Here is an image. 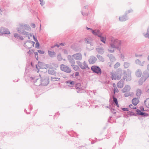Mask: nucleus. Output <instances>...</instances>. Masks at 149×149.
I'll use <instances>...</instances> for the list:
<instances>
[{
    "label": "nucleus",
    "mask_w": 149,
    "mask_h": 149,
    "mask_svg": "<svg viewBox=\"0 0 149 149\" xmlns=\"http://www.w3.org/2000/svg\"><path fill=\"white\" fill-rule=\"evenodd\" d=\"M91 69L94 73L100 74L102 73V70L98 66L94 65L91 67Z\"/></svg>",
    "instance_id": "nucleus-1"
},
{
    "label": "nucleus",
    "mask_w": 149,
    "mask_h": 149,
    "mask_svg": "<svg viewBox=\"0 0 149 149\" xmlns=\"http://www.w3.org/2000/svg\"><path fill=\"white\" fill-rule=\"evenodd\" d=\"M40 84L39 85L43 86H47L49 83V79L48 78L46 77H42L40 78Z\"/></svg>",
    "instance_id": "nucleus-2"
},
{
    "label": "nucleus",
    "mask_w": 149,
    "mask_h": 149,
    "mask_svg": "<svg viewBox=\"0 0 149 149\" xmlns=\"http://www.w3.org/2000/svg\"><path fill=\"white\" fill-rule=\"evenodd\" d=\"M19 27L18 28H19V30L22 31L25 30L29 31L31 30V28L27 24H20L19 25Z\"/></svg>",
    "instance_id": "nucleus-3"
},
{
    "label": "nucleus",
    "mask_w": 149,
    "mask_h": 149,
    "mask_svg": "<svg viewBox=\"0 0 149 149\" xmlns=\"http://www.w3.org/2000/svg\"><path fill=\"white\" fill-rule=\"evenodd\" d=\"M60 68L61 70L67 73H69L71 71V70L70 68L63 64H61V65Z\"/></svg>",
    "instance_id": "nucleus-4"
},
{
    "label": "nucleus",
    "mask_w": 149,
    "mask_h": 149,
    "mask_svg": "<svg viewBox=\"0 0 149 149\" xmlns=\"http://www.w3.org/2000/svg\"><path fill=\"white\" fill-rule=\"evenodd\" d=\"M114 45L116 46H121V40L118 39H115L113 40H111V42L110 43V45L111 47L112 45Z\"/></svg>",
    "instance_id": "nucleus-5"
},
{
    "label": "nucleus",
    "mask_w": 149,
    "mask_h": 149,
    "mask_svg": "<svg viewBox=\"0 0 149 149\" xmlns=\"http://www.w3.org/2000/svg\"><path fill=\"white\" fill-rule=\"evenodd\" d=\"M10 33L9 30L8 29L1 28L0 29V36L2 35L3 34L9 35Z\"/></svg>",
    "instance_id": "nucleus-6"
},
{
    "label": "nucleus",
    "mask_w": 149,
    "mask_h": 149,
    "mask_svg": "<svg viewBox=\"0 0 149 149\" xmlns=\"http://www.w3.org/2000/svg\"><path fill=\"white\" fill-rule=\"evenodd\" d=\"M127 11L125 12L124 15L119 17V20L121 22H124L128 19V17L127 16Z\"/></svg>",
    "instance_id": "nucleus-7"
},
{
    "label": "nucleus",
    "mask_w": 149,
    "mask_h": 149,
    "mask_svg": "<svg viewBox=\"0 0 149 149\" xmlns=\"http://www.w3.org/2000/svg\"><path fill=\"white\" fill-rule=\"evenodd\" d=\"M136 112L137 115H141L142 117H146L149 116L148 113L146 112H142L140 109H136Z\"/></svg>",
    "instance_id": "nucleus-8"
},
{
    "label": "nucleus",
    "mask_w": 149,
    "mask_h": 149,
    "mask_svg": "<svg viewBox=\"0 0 149 149\" xmlns=\"http://www.w3.org/2000/svg\"><path fill=\"white\" fill-rule=\"evenodd\" d=\"M73 56L70 55H68L67 56L68 60L69 61L71 66H73L75 63V62Z\"/></svg>",
    "instance_id": "nucleus-9"
},
{
    "label": "nucleus",
    "mask_w": 149,
    "mask_h": 149,
    "mask_svg": "<svg viewBox=\"0 0 149 149\" xmlns=\"http://www.w3.org/2000/svg\"><path fill=\"white\" fill-rule=\"evenodd\" d=\"M72 56L76 60H81L82 59V55L80 53L74 54L72 55Z\"/></svg>",
    "instance_id": "nucleus-10"
},
{
    "label": "nucleus",
    "mask_w": 149,
    "mask_h": 149,
    "mask_svg": "<svg viewBox=\"0 0 149 149\" xmlns=\"http://www.w3.org/2000/svg\"><path fill=\"white\" fill-rule=\"evenodd\" d=\"M97 60V58L96 57L93 56H91L90 57L88 61L90 64H93L95 63Z\"/></svg>",
    "instance_id": "nucleus-11"
},
{
    "label": "nucleus",
    "mask_w": 149,
    "mask_h": 149,
    "mask_svg": "<svg viewBox=\"0 0 149 149\" xmlns=\"http://www.w3.org/2000/svg\"><path fill=\"white\" fill-rule=\"evenodd\" d=\"M91 32L92 34L95 36H97L99 37V36L102 34V33L100 32V31L99 29H95V30H93Z\"/></svg>",
    "instance_id": "nucleus-12"
},
{
    "label": "nucleus",
    "mask_w": 149,
    "mask_h": 149,
    "mask_svg": "<svg viewBox=\"0 0 149 149\" xmlns=\"http://www.w3.org/2000/svg\"><path fill=\"white\" fill-rule=\"evenodd\" d=\"M16 29L19 33H20L22 35L26 36H27L29 35V33L26 31H22L21 30H20L19 28H17Z\"/></svg>",
    "instance_id": "nucleus-13"
},
{
    "label": "nucleus",
    "mask_w": 149,
    "mask_h": 149,
    "mask_svg": "<svg viewBox=\"0 0 149 149\" xmlns=\"http://www.w3.org/2000/svg\"><path fill=\"white\" fill-rule=\"evenodd\" d=\"M132 102L134 105L136 106L139 103V101L138 98L135 97L132 99Z\"/></svg>",
    "instance_id": "nucleus-14"
},
{
    "label": "nucleus",
    "mask_w": 149,
    "mask_h": 149,
    "mask_svg": "<svg viewBox=\"0 0 149 149\" xmlns=\"http://www.w3.org/2000/svg\"><path fill=\"white\" fill-rule=\"evenodd\" d=\"M131 89L130 86L129 85H126L123 88L122 90L123 93H126L129 91Z\"/></svg>",
    "instance_id": "nucleus-15"
},
{
    "label": "nucleus",
    "mask_w": 149,
    "mask_h": 149,
    "mask_svg": "<svg viewBox=\"0 0 149 149\" xmlns=\"http://www.w3.org/2000/svg\"><path fill=\"white\" fill-rule=\"evenodd\" d=\"M65 83L67 85L70 87H73L74 84V81L71 80H69L65 81Z\"/></svg>",
    "instance_id": "nucleus-16"
},
{
    "label": "nucleus",
    "mask_w": 149,
    "mask_h": 149,
    "mask_svg": "<svg viewBox=\"0 0 149 149\" xmlns=\"http://www.w3.org/2000/svg\"><path fill=\"white\" fill-rule=\"evenodd\" d=\"M96 50L99 54H102L104 53V49L102 47L97 48Z\"/></svg>",
    "instance_id": "nucleus-17"
},
{
    "label": "nucleus",
    "mask_w": 149,
    "mask_h": 149,
    "mask_svg": "<svg viewBox=\"0 0 149 149\" xmlns=\"http://www.w3.org/2000/svg\"><path fill=\"white\" fill-rule=\"evenodd\" d=\"M47 72L48 73L50 74L55 76L56 75V71L53 70L52 68L48 70L47 71Z\"/></svg>",
    "instance_id": "nucleus-18"
},
{
    "label": "nucleus",
    "mask_w": 149,
    "mask_h": 149,
    "mask_svg": "<svg viewBox=\"0 0 149 149\" xmlns=\"http://www.w3.org/2000/svg\"><path fill=\"white\" fill-rule=\"evenodd\" d=\"M117 75H116V79L119 80L121 78V74H122V72L121 70L120 71H116Z\"/></svg>",
    "instance_id": "nucleus-19"
},
{
    "label": "nucleus",
    "mask_w": 149,
    "mask_h": 149,
    "mask_svg": "<svg viewBox=\"0 0 149 149\" xmlns=\"http://www.w3.org/2000/svg\"><path fill=\"white\" fill-rule=\"evenodd\" d=\"M102 33L99 35V37L100 38V41L103 43L105 44L106 43V38L102 36Z\"/></svg>",
    "instance_id": "nucleus-20"
},
{
    "label": "nucleus",
    "mask_w": 149,
    "mask_h": 149,
    "mask_svg": "<svg viewBox=\"0 0 149 149\" xmlns=\"http://www.w3.org/2000/svg\"><path fill=\"white\" fill-rule=\"evenodd\" d=\"M35 42L34 41H33L32 42H31V43L32 45L31 46H28L27 45H26L25 43L24 45V47H25L26 49H30L31 48V47H34V45L35 44Z\"/></svg>",
    "instance_id": "nucleus-21"
},
{
    "label": "nucleus",
    "mask_w": 149,
    "mask_h": 149,
    "mask_svg": "<svg viewBox=\"0 0 149 149\" xmlns=\"http://www.w3.org/2000/svg\"><path fill=\"white\" fill-rule=\"evenodd\" d=\"M146 79V78L142 76L139 81V84L140 85H141L143 82H144Z\"/></svg>",
    "instance_id": "nucleus-22"
},
{
    "label": "nucleus",
    "mask_w": 149,
    "mask_h": 149,
    "mask_svg": "<svg viewBox=\"0 0 149 149\" xmlns=\"http://www.w3.org/2000/svg\"><path fill=\"white\" fill-rule=\"evenodd\" d=\"M142 93L141 90L139 89H138L136 91V95L138 97H140Z\"/></svg>",
    "instance_id": "nucleus-23"
},
{
    "label": "nucleus",
    "mask_w": 149,
    "mask_h": 149,
    "mask_svg": "<svg viewBox=\"0 0 149 149\" xmlns=\"http://www.w3.org/2000/svg\"><path fill=\"white\" fill-rule=\"evenodd\" d=\"M111 78L112 80H116V79L117 72H114L111 74Z\"/></svg>",
    "instance_id": "nucleus-24"
},
{
    "label": "nucleus",
    "mask_w": 149,
    "mask_h": 149,
    "mask_svg": "<svg viewBox=\"0 0 149 149\" xmlns=\"http://www.w3.org/2000/svg\"><path fill=\"white\" fill-rule=\"evenodd\" d=\"M149 76V74L148 72L145 71L143 72L142 76L146 78V79Z\"/></svg>",
    "instance_id": "nucleus-25"
},
{
    "label": "nucleus",
    "mask_w": 149,
    "mask_h": 149,
    "mask_svg": "<svg viewBox=\"0 0 149 149\" xmlns=\"http://www.w3.org/2000/svg\"><path fill=\"white\" fill-rule=\"evenodd\" d=\"M76 63L82 69L84 70L85 69V67L82 65V63L81 62L79 61H77Z\"/></svg>",
    "instance_id": "nucleus-26"
},
{
    "label": "nucleus",
    "mask_w": 149,
    "mask_h": 149,
    "mask_svg": "<svg viewBox=\"0 0 149 149\" xmlns=\"http://www.w3.org/2000/svg\"><path fill=\"white\" fill-rule=\"evenodd\" d=\"M96 56L97 57V58H98V59L100 61L102 62H104V59L102 57V56L100 55L97 54L96 55Z\"/></svg>",
    "instance_id": "nucleus-27"
},
{
    "label": "nucleus",
    "mask_w": 149,
    "mask_h": 149,
    "mask_svg": "<svg viewBox=\"0 0 149 149\" xmlns=\"http://www.w3.org/2000/svg\"><path fill=\"white\" fill-rule=\"evenodd\" d=\"M48 53L49 56L51 57L55 56V55L56 54V53L54 52L48 51Z\"/></svg>",
    "instance_id": "nucleus-28"
},
{
    "label": "nucleus",
    "mask_w": 149,
    "mask_h": 149,
    "mask_svg": "<svg viewBox=\"0 0 149 149\" xmlns=\"http://www.w3.org/2000/svg\"><path fill=\"white\" fill-rule=\"evenodd\" d=\"M30 79L31 80H33V81L34 83H36L37 82V81L38 80V78L37 77L33 76L30 77Z\"/></svg>",
    "instance_id": "nucleus-29"
},
{
    "label": "nucleus",
    "mask_w": 149,
    "mask_h": 149,
    "mask_svg": "<svg viewBox=\"0 0 149 149\" xmlns=\"http://www.w3.org/2000/svg\"><path fill=\"white\" fill-rule=\"evenodd\" d=\"M141 70L138 69L136 72V76L138 77H140L141 75Z\"/></svg>",
    "instance_id": "nucleus-30"
},
{
    "label": "nucleus",
    "mask_w": 149,
    "mask_h": 149,
    "mask_svg": "<svg viewBox=\"0 0 149 149\" xmlns=\"http://www.w3.org/2000/svg\"><path fill=\"white\" fill-rule=\"evenodd\" d=\"M75 87L76 89H79V91L81 89V85L80 83L77 84L75 85Z\"/></svg>",
    "instance_id": "nucleus-31"
},
{
    "label": "nucleus",
    "mask_w": 149,
    "mask_h": 149,
    "mask_svg": "<svg viewBox=\"0 0 149 149\" xmlns=\"http://www.w3.org/2000/svg\"><path fill=\"white\" fill-rule=\"evenodd\" d=\"M143 34L146 38H149V27L147 29L146 33H143Z\"/></svg>",
    "instance_id": "nucleus-32"
},
{
    "label": "nucleus",
    "mask_w": 149,
    "mask_h": 149,
    "mask_svg": "<svg viewBox=\"0 0 149 149\" xmlns=\"http://www.w3.org/2000/svg\"><path fill=\"white\" fill-rule=\"evenodd\" d=\"M107 56L109 58L111 61H113L115 60V57L112 54H109L107 55Z\"/></svg>",
    "instance_id": "nucleus-33"
},
{
    "label": "nucleus",
    "mask_w": 149,
    "mask_h": 149,
    "mask_svg": "<svg viewBox=\"0 0 149 149\" xmlns=\"http://www.w3.org/2000/svg\"><path fill=\"white\" fill-rule=\"evenodd\" d=\"M120 46H115L114 45H111V47L112 48H116L117 49L120 51V48L119 47Z\"/></svg>",
    "instance_id": "nucleus-34"
},
{
    "label": "nucleus",
    "mask_w": 149,
    "mask_h": 149,
    "mask_svg": "<svg viewBox=\"0 0 149 149\" xmlns=\"http://www.w3.org/2000/svg\"><path fill=\"white\" fill-rule=\"evenodd\" d=\"M57 59L59 61H61L63 59V58L61 57V54H59L57 55Z\"/></svg>",
    "instance_id": "nucleus-35"
},
{
    "label": "nucleus",
    "mask_w": 149,
    "mask_h": 149,
    "mask_svg": "<svg viewBox=\"0 0 149 149\" xmlns=\"http://www.w3.org/2000/svg\"><path fill=\"white\" fill-rule=\"evenodd\" d=\"M123 74H124V76L123 77V80H125V79H126L127 78V75L126 72L125 71H124L123 72Z\"/></svg>",
    "instance_id": "nucleus-36"
},
{
    "label": "nucleus",
    "mask_w": 149,
    "mask_h": 149,
    "mask_svg": "<svg viewBox=\"0 0 149 149\" xmlns=\"http://www.w3.org/2000/svg\"><path fill=\"white\" fill-rule=\"evenodd\" d=\"M128 115H129L130 116H136L137 114H136L134 113L132 111H129L128 112Z\"/></svg>",
    "instance_id": "nucleus-37"
},
{
    "label": "nucleus",
    "mask_w": 149,
    "mask_h": 149,
    "mask_svg": "<svg viewBox=\"0 0 149 149\" xmlns=\"http://www.w3.org/2000/svg\"><path fill=\"white\" fill-rule=\"evenodd\" d=\"M40 43L38 41L36 42V43L35 45V47L37 49H40Z\"/></svg>",
    "instance_id": "nucleus-38"
},
{
    "label": "nucleus",
    "mask_w": 149,
    "mask_h": 149,
    "mask_svg": "<svg viewBox=\"0 0 149 149\" xmlns=\"http://www.w3.org/2000/svg\"><path fill=\"white\" fill-rule=\"evenodd\" d=\"M130 65V63L127 62H125L124 63V67L125 68H128Z\"/></svg>",
    "instance_id": "nucleus-39"
},
{
    "label": "nucleus",
    "mask_w": 149,
    "mask_h": 149,
    "mask_svg": "<svg viewBox=\"0 0 149 149\" xmlns=\"http://www.w3.org/2000/svg\"><path fill=\"white\" fill-rule=\"evenodd\" d=\"M117 87L119 88H121L123 86V85L120 82H118L117 84Z\"/></svg>",
    "instance_id": "nucleus-40"
},
{
    "label": "nucleus",
    "mask_w": 149,
    "mask_h": 149,
    "mask_svg": "<svg viewBox=\"0 0 149 149\" xmlns=\"http://www.w3.org/2000/svg\"><path fill=\"white\" fill-rule=\"evenodd\" d=\"M72 67L73 69L75 71H77L78 70V69L79 68V67L77 65H73V66H71Z\"/></svg>",
    "instance_id": "nucleus-41"
},
{
    "label": "nucleus",
    "mask_w": 149,
    "mask_h": 149,
    "mask_svg": "<svg viewBox=\"0 0 149 149\" xmlns=\"http://www.w3.org/2000/svg\"><path fill=\"white\" fill-rule=\"evenodd\" d=\"M112 97L113 99V102L115 103V104L118 103V101L117 99L114 96V95H113Z\"/></svg>",
    "instance_id": "nucleus-42"
},
{
    "label": "nucleus",
    "mask_w": 149,
    "mask_h": 149,
    "mask_svg": "<svg viewBox=\"0 0 149 149\" xmlns=\"http://www.w3.org/2000/svg\"><path fill=\"white\" fill-rule=\"evenodd\" d=\"M131 77L130 75H128L127 78L126 79V81H130L131 80Z\"/></svg>",
    "instance_id": "nucleus-43"
},
{
    "label": "nucleus",
    "mask_w": 149,
    "mask_h": 149,
    "mask_svg": "<svg viewBox=\"0 0 149 149\" xmlns=\"http://www.w3.org/2000/svg\"><path fill=\"white\" fill-rule=\"evenodd\" d=\"M120 65V64L118 62L116 63L114 65L115 68H116L119 67Z\"/></svg>",
    "instance_id": "nucleus-44"
},
{
    "label": "nucleus",
    "mask_w": 149,
    "mask_h": 149,
    "mask_svg": "<svg viewBox=\"0 0 149 149\" xmlns=\"http://www.w3.org/2000/svg\"><path fill=\"white\" fill-rule=\"evenodd\" d=\"M59 78H56V77H51V80L52 81H55V79H59Z\"/></svg>",
    "instance_id": "nucleus-45"
},
{
    "label": "nucleus",
    "mask_w": 149,
    "mask_h": 149,
    "mask_svg": "<svg viewBox=\"0 0 149 149\" xmlns=\"http://www.w3.org/2000/svg\"><path fill=\"white\" fill-rule=\"evenodd\" d=\"M110 111L114 114H115L116 113L115 109L112 107L110 108Z\"/></svg>",
    "instance_id": "nucleus-46"
},
{
    "label": "nucleus",
    "mask_w": 149,
    "mask_h": 149,
    "mask_svg": "<svg viewBox=\"0 0 149 149\" xmlns=\"http://www.w3.org/2000/svg\"><path fill=\"white\" fill-rule=\"evenodd\" d=\"M119 92L118 90V89L116 87V86L115 88H114L113 89V93L114 94L116 92L118 93Z\"/></svg>",
    "instance_id": "nucleus-47"
},
{
    "label": "nucleus",
    "mask_w": 149,
    "mask_h": 149,
    "mask_svg": "<svg viewBox=\"0 0 149 149\" xmlns=\"http://www.w3.org/2000/svg\"><path fill=\"white\" fill-rule=\"evenodd\" d=\"M37 51L38 52L41 54H44L45 52L44 51L42 50H38Z\"/></svg>",
    "instance_id": "nucleus-48"
},
{
    "label": "nucleus",
    "mask_w": 149,
    "mask_h": 149,
    "mask_svg": "<svg viewBox=\"0 0 149 149\" xmlns=\"http://www.w3.org/2000/svg\"><path fill=\"white\" fill-rule=\"evenodd\" d=\"M34 54H35V58L38 61V52H34Z\"/></svg>",
    "instance_id": "nucleus-49"
},
{
    "label": "nucleus",
    "mask_w": 149,
    "mask_h": 149,
    "mask_svg": "<svg viewBox=\"0 0 149 149\" xmlns=\"http://www.w3.org/2000/svg\"><path fill=\"white\" fill-rule=\"evenodd\" d=\"M129 107L131 109H136V107L133 106L132 104H130L129 105Z\"/></svg>",
    "instance_id": "nucleus-50"
},
{
    "label": "nucleus",
    "mask_w": 149,
    "mask_h": 149,
    "mask_svg": "<svg viewBox=\"0 0 149 149\" xmlns=\"http://www.w3.org/2000/svg\"><path fill=\"white\" fill-rule=\"evenodd\" d=\"M135 63L136 64H138L139 65V64H140L141 61L138 59H136L135 60Z\"/></svg>",
    "instance_id": "nucleus-51"
},
{
    "label": "nucleus",
    "mask_w": 149,
    "mask_h": 149,
    "mask_svg": "<svg viewBox=\"0 0 149 149\" xmlns=\"http://www.w3.org/2000/svg\"><path fill=\"white\" fill-rule=\"evenodd\" d=\"M121 109L123 111H129V109L126 108H122L121 107Z\"/></svg>",
    "instance_id": "nucleus-52"
},
{
    "label": "nucleus",
    "mask_w": 149,
    "mask_h": 149,
    "mask_svg": "<svg viewBox=\"0 0 149 149\" xmlns=\"http://www.w3.org/2000/svg\"><path fill=\"white\" fill-rule=\"evenodd\" d=\"M124 95L125 97H128L129 96H130L131 95L130 93H127V92L125 93L124 94Z\"/></svg>",
    "instance_id": "nucleus-53"
},
{
    "label": "nucleus",
    "mask_w": 149,
    "mask_h": 149,
    "mask_svg": "<svg viewBox=\"0 0 149 149\" xmlns=\"http://www.w3.org/2000/svg\"><path fill=\"white\" fill-rule=\"evenodd\" d=\"M60 44L59 45H58L57 44H56V45H55L53 46H52L51 47V48H53L55 47H59L60 46Z\"/></svg>",
    "instance_id": "nucleus-54"
},
{
    "label": "nucleus",
    "mask_w": 149,
    "mask_h": 149,
    "mask_svg": "<svg viewBox=\"0 0 149 149\" xmlns=\"http://www.w3.org/2000/svg\"><path fill=\"white\" fill-rule=\"evenodd\" d=\"M40 4L42 6H43L45 4V3L43 1V0H42V1H40Z\"/></svg>",
    "instance_id": "nucleus-55"
},
{
    "label": "nucleus",
    "mask_w": 149,
    "mask_h": 149,
    "mask_svg": "<svg viewBox=\"0 0 149 149\" xmlns=\"http://www.w3.org/2000/svg\"><path fill=\"white\" fill-rule=\"evenodd\" d=\"M14 36L15 38H17L18 37H19V35L18 33H15L14 34Z\"/></svg>",
    "instance_id": "nucleus-56"
},
{
    "label": "nucleus",
    "mask_w": 149,
    "mask_h": 149,
    "mask_svg": "<svg viewBox=\"0 0 149 149\" xmlns=\"http://www.w3.org/2000/svg\"><path fill=\"white\" fill-rule=\"evenodd\" d=\"M33 38L34 40L36 42L38 41V40L37 38L36 37H35V36L33 35Z\"/></svg>",
    "instance_id": "nucleus-57"
},
{
    "label": "nucleus",
    "mask_w": 149,
    "mask_h": 149,
    "mask_svg": "<svg viewBox=\"0 0 149 149\" xmlns=\"http://www.w3.org/2000/svg\"><path fill=\"white\" fill-rule=\"evenodd\" d=\"M33 41H31L30 40H27L24 43V44L25 43L26 44L27 42H29V43H31V42H32Z\"/></svg>",
    "instance_id": "nucleus-58"
},
{
    "label": "nucleus",
    "mask_w": 149,
    "mask_h": 149,
    "mask_svg": "<svg viewBox=\"0 0 149 149\" xmlns=\"http://www.w3.org/2000/svg\"><path fill=\"white\" fill-rule=\"evenodd\" d=\"M63 52L65 54H68V52L67 50L65 49L63 50Z\"/></svg>",
    "instance_id": "nucleus-59"
},
{
    "label": "nucleus",
    "mask_w": 149,
    "mask_h": 149,
    "mask_svg": "<svg viewBox=\"0 0 149 149\" xmlns=\"http://www.w3.org/2000/svg\"><path fill=\"white\" fill-rule=\"evenodd\" d=\"M145 63V61H143L142 63H140V64H139V65L141 66H144V63Z\"/></svg>",
    "instance_id": "nucleus-60"
},
{
    "label": "nucleus",
    "mask_w": 149,
    "mask_h": 149,
    "mask_svg": "<svg viewBox=\"0 0 149 149\" xmlns=\"http://www.w3.org/2000/svg\"><path fill=\"white\" fill-rule=\"evenodd\" d=\"M72 132L74 133L72 135V136L75 137L76 136H78L76 132H74L73 131H72Z\"/></svg>",
    "instance_id": "nucleus-61"
},
{
    "label": "nucleus",
    "mask_w": 149,
    "mask_h": 149,
    "mask_svg": "<svg viewBox=\"0 0 149 149\" xmlns=\"http://www.w3.org/2000/svg\"><path fill=\"white\" fill-rule=\"evenodd\" d=\"M81 14L83 15H86L88 16V14L87 13H84L82 11H81Z\"/></svg>",
    "instance_id": "nucleus-62"
},
{
    "label": "nucleus",
    "mask_w": 149,
    "mask_h": 149,
    "mask_svg": "<svg viewBox=\"0 0 149 149\" xmlns=\"http://www.w3.org/2000/svg\"><path fill=\"white\" fill-rule=\"evenodd\" d=\"M79 75V73L78 72H76L75 74V77H77Z\"/></svg>",
    "instance_id": "nucleus-63"
},
{
    "label": "nucleus",
    "mask_w": 149,
    "mask_h": 149,
    "mask_svg": "<svg viewBox=\"0 0 149 149\" xmlns=\"http://www.w3.org/2000/svg\"><path fill=\"white\" fill-rule=\"evenodd\" d=\"M28 54H29L30 55H31L33 54V53L31 52V50H29L27 52Z\"/></svg>",
    "instance_id": "nucleus-64"
}]
</instances>
